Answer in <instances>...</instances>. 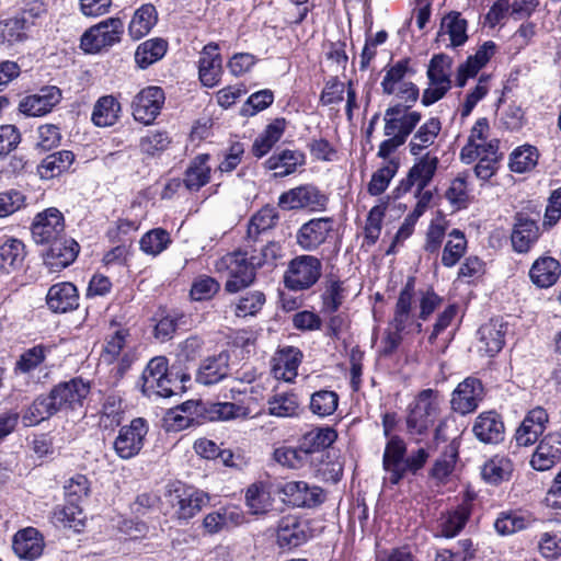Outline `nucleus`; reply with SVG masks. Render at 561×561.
<instances>
[{
	"mask_svg": "<svg viewBox=\"0 0 561 561\" xmlns=\"http://www.w3.org/2000/svg\"><path fill=\"white\" fill-rule=\"evenodd\" d=\"M442 302L443 298L433 289L416 294L414 278L410 277L399 294L389 322V331L383 340L385 354H392L399 347L403 334L422 332V321H426Z\"/></svg>",
	"mask_w": 561,
	"mask_h": 561,
	"instance_id": "f257e3e1",
	"label": "nucleus"
},
{
	"mask_svg": "<svg viewBox=\"0 0 561 561\" xmlns=\"http://www.w3.org/2000/svg\"><path fill=\"white\" fill-rule=\"evenodd\" d=\"M428 453L424 448L407 456L404 440L394 435L391 436L385 447L382 456V468L385 470L383 483L397 485L409 473L415 474L421 470L428 459Z\"/></svg>",
	"mask_w": 561,
	"mask_h": 561,
	"instance_id": "f03ea898",
	"label": "nucleus"
},
{
	"mask_svg": "<svg viewBox=\"0 0 561 561\" xmlns=\"http://www.w3.org/2000/svg\"><path fill=\"white\" fill-rule=\"evenodd\" d=\"M215 270L227 276L225 290L236 294L253 284L257 267L247 252L234 251L218 259Z\"/></svg>",
	"mask_w": 561,
	"mask_h": 561,
	"instance_id": "7ed1b4c3",
	"label": "nucleus"
},
{
	"mask_svg": "<svg viewBox=\"0 0 561 561\" xmlns=\"http://www.w3.org/2000/svg\"><path fill=\"white\" fill-rule=\"evenodd\" d=\"M322 275V262L314 255H297L288 262L284 273L285 287L301 291L310 289Z\"/></svg>",
	"mask_w": 561,
	"mask_h": 561,
	"instance_id": "20e7f679",
	"label": "nucleus"
},
{
	"mask_svg": "<svg viewBox=\"0 0 561 561\" xmlns=\"http://www.w3.org/2000/svg\"><path fill=\"white\" fill-rule=\"evenodd\" d=\"M141 391L144 394H152L169 398L175 393L176 380L169 374L168 358L157 356L149 360L141 375Z\"/></svg>",
	"mask_w": 561,
	"mask_h": 561,
	"instance_id": "39448f33",
	"label": "nucleus"
},
{
	"mask_svg": "<svg viewBox=\"0 0 561 561\" xmlns=\"http://www.w3.org/2000/svg\"><path fill=\"white\" fill-rule=\"evenodd\" d=\"M42 13H45V9L37 4L13 18L0 21V46H12L26 41L28 34L37 26Z\"/></svg>",
	"mask_w": 561,
	"mask_h": 561,
	"instance_id": "423d86ee",
	"label": "nucleus"
},
{
	"mask_svg": "<svg viewBox=\"0 0 561 561\" xmlns=\"http://www.w3.org/2000/svg\"><path fill=\"white\" fill-rule=\"evenodd\" d=\"M123 33V21L119 18H108L84 32L81 47L87 53H98L118 43Z\"/></svg>",
	"mask_w": 561,
	"mask_h": 561,
	"instance_id": "0eeeda50",
	"label": "nucleus"
},
{
	"mask_svg": "<svg viewBox=\"0 0 561 561\" xmlns=\"http://www.w3.org/2000/svg\"><path fill=\"white\" fill-rule=\"evenodd\" d=\"M422 114L417 111H411V104H396L389 106L383 115L385 136H396L407 141L415 127L421 122Z\"/></svg>",
	"mask_w": 561,
	"mask_h": 561,
	"instance_id": "6e6552de",
	"label": "nucleus"
},
{
	"mask_svg": "<svg viewBox=\"0 0 561 561\" xmlns=\"http://www.w3.org/2000/svg\"><path fill=\"white\" fill-rule=\"evenodd\" d=\"M167 496L174 510V517L180 522H187L209 503V495L194 488H176L169 490Z\"/></svg>",
	"mask_w": 561,
	"mask_h": 561,
	"instance_id": "1a4fd4ad",
	"label": "nucleus"
},
{
	"mask_svg": "<svg viewBox=\"0 0 561 561\" xmlns=\"http://www.w3.org/2000/svg\"><path fill=\"white\" fill-rule=\"evenodd\" d=\"M329 198L317 186L311 184L300 185L283 193L278 198V205L283 209H309L321 211L327 207Z\"/></svg>",
	"mask_w": 561,
	"mask_h": 561,
	"instance_id": "9d476101",
	"label": "nucleus"
},
{
	"mask_svg": "<svg viewBox=\"0 0 561 561\" xmlns=\"http://www.w3.org/2000/svg\"><path fill=\"white\" fill-rule=\"evenodd\" d=\"M147 433L148 423L142 417H136L128 425L122 426L113 445L116 455L121 459L137 456L145 445Z\"/></svg>",
	"mask_w": 561,
	"mask_h": 561,
	"instance_id": "9b49d317",
	"label": "nucleus"
},
{
	"mask_svg": "<svg viewBox=\"0 0 561 561\" xmlns=\"http://www.w3.org/2000/svg\"><path fill=\"white\" fill-rule=\"evenodd\" d=\"M89 393V382L82 378H72L54 386L48 396L55 403L57 411L60 412L81 408Z\"/></svg>",
	"mask_w": 561,
	"mask_h": 561,
	"instance_id": "f8f14e48",
	"label": "nucleus"
},
{
	"mask_svg": "<svg viewBox=\"0 0 561 561\" xmlns=\"http://www.w3.org/2000/svg\"><path fill=\"white\" fill-rule=\"evenodd\" d=\"M331 217L312 218L302 224L296 232V243L306 252H313L323 245L333 231Z\"/></svg>",
	"mask_w": 561,
	"mask_h": 561,
	"instance_id": "ddd939ff",
	"label": "nucleus"
},
{
	"mask_svg": "<svg viewBox=\"0 0 561 561\" xmlns=\"http://www.w3.org/2000/svg\"><path fill=\"white\" fill-rule=\"evenodd\" d=\"M164 92L160 87H147L134 98L131 103L134 118L145 125H150L164 104Z\"/></svg>",
	"mask_w": 561,
	"mask_h": 561,
	"instance_id": "4468645a",
	"label": "nucleus"
},
{
	"mask_svg": "<svg viewBox=\"0 0 561 561\" xmlns=\"http://www.w3.org/2000/svg\"><path fill=\"white\" fill-rule=\"evenodd\" d=\"M61 98L59 88L46 85L36 93L24 96L19 103V111L28 117L44 116L60 103Z\"/></svg>",
	"mask_w": 561,
	"mask_h": 561,
	"instance_id": "2eb2a0df",
	"label": "nucleus"
},
{
	"mask_svg": "<svg viewBox=\"0 0 561 561\" xmlns=\"http://www.w3.org/2000/svg\"><path fill=\"white\" fill-rule=\"evenodd\" d=\"M64 230L62 214L57 208H48L35 217L32 237L37 244H51L60 239Z\"/></svg>",
	"mask_w": 561,
	"mask_h": 561,
	"instance_id": "dca6fc26",
	"label": "nucleus"
},
{
	"mask_svg": "<svg viewBox=\"0 0 561 561\" xmlns=\"http://www.w3.org/2000/svg\"><path fill=\"white\" fill-rule=\"evenodd\" d=\"M309 536L307 523L295 515L283 516L277 523V543L283 549L296 548L305 543Z\"/></svg>",
	"mask_w": 561,
	"mask_h": 561,
	"instance_id": "f3484780",
	"label": "nucleus"
},
{
	"mask_svg": "<svg viewBox=\"0 0 561 561\" xmlns=\"http://www.w3.org/2000/svg\"><path fill=\"white\" fill-rule=\"evenodd\" d=\"M285 501L295 507H314L324 500L323 491L317 485L305 481H289L282 488Z\"/></svg>",
	"mask_w": 561,
	"mask_h": 561,
	"instance_id": "a211bd4d",
	"label": "nucleus"
},
{
	"mask_svg": "<svg viewBox=\"0 0 561 561\" xmlns=\"http://www.w3.org/2000/svg\"><path fill=\"white\" fill-rule=\"evenodd\" d=\"M483 397L481 381L473 377L466 378L453 392L451 409L460 414L473 412Z\"/></svg>",
	"mask_w": 561,
	"mask_h": 561,
	"instance_id": "6ab92c4d",
	"label": "nucleus"
},
{
	"mask_svg": "<svg viewBox=\"0 0 561 561\" xmlns=\"http://www.w3.org/2000/svg\"><path fill=\"white\" fill-rule=\"evenodd\" d=\"M540 229L535 219L525 214H516L513 226L511 241L512 247L517 253H527L538 241Z\"/></svg>",
	"mask_w": 561,
	"mask_h": 561,
	"instance_id": "aec40b11",
	"label": "nucleus"
},
{
	"mask_svg": "<svg viewBox=\"0 0 561 561\" xmlns=\"http://www.w3.org/2000/svg\"><path fill=\"white\" fill-rule=\"evenodd\" d=\"M561 461V433H550L538 444L530 463L535 470L546 471Z\"/></svg>",
	"mask_w": 561,
	"mask_h": 561,
	"instance_id": "412c9836",
	"label": "nucleus"
},
{
	"mask_svg": "<svg viewBox=\"0 0 561 561\" xmlns=\"http://www.w3.org/2000/svg\"><path fill=\"white\" fill-rule=\"evenodd\" d=\"M245 520L243 511L234 505L224 506L207 514L203 527L207 534L214 535L242 525Z\"/></svg>",
	"mask_w": 561,
	"mask_h": 561,
	"instance_id": "4be33fe9",
	"label": "nucleus"
},
{
	"mask_svg": "<svg viewBox=\"0 0 561 561\" xmlns=\"http://www.w3.org/2000/svg\"><path fill=\"white\" fill-rule=\"evenodd\" d=\"M46 304L55 313H66L79 307V293L70 282L54 284L46 295Z\"/></svg>",
	"mask_w": 561,
	"mask_h": 561,
	"instance_id": "5701e85b",
	"label": "nucleus"
},
{
	"mask_svg": "<svg viewBox=\"0 0 561 561\" xmlns=\"http://www.w3.org/2000/svg\"><path fill=\"white\" fill-rule=\"evenodd\" d=\"M337 437L332 427H317L307 432L300 439L299 446L312 463L323 455V450L331 446Z\"/></svg>",
	"mask_w": 561,
	"mask_h": 561,
	"instance_id": "b1692460",
	"label": "nucleus"
},
{
	"mask_svg": "<svg viewBox=\"0 0 561 561\" xmlns=\"http://www.w3.org/2000/svg\"><path fill=\"white\" fill-rule=\"evenodd\" d=\"M301 358L302 353L297 347L287 346L276 352L272 358V373L274 377L287 382L294 381L298 375Z\"/></svg>",
	"mask_w": 561,
	"mask_h": 561,
	"instance_id": "393cba45",
	"label": "nucleus"
},
{
	"mask_svg": "<svg viewBox=\"0 0 561 561\" xmlns=\"http://www.w3.org/2000/svg\"><path fill=\"white\" fill-rule=\"evenodd\" d=\"M222 72V58L218 53V45L210 43L207 44L198 60V75L201 82L208 88L215 87Z\"/></svg>",
	"mask_w": 561,
	"mask_h": 561,
	"instance_id": "a878e982",
	"label": "nucleus"
},
{
	"mask_svg": "<svg viewBox=\"0 0 561 561\" xmlns=\"http://www.w3.org/2000/svg\"><path fill=\"white\" fill-rule=\"evenodd\" d=\"M496 44L493 41L484 42L467 60L457 69V85L463 87L469 78L474 77L496 53Z\"/></svg>",
	"mask_w": 561,
	"mask_h": 561,
	"instance_id": "bb28decb",
	"label": "nucleus"
},
{
	"mask_svg": "<svg viewBox=\"0 0 561 561\" xmlns=\"http://www.w3.org/2000/svg\"><path fill=\"white\" fill-rule=\"evenodd\" d=\"M472 431L480 442L497 444L504 438L505 427L501 416L490 411L481 413L476 419Z\"/></svg>",
	"mask_w": 561,
	"mask_h": 561,
	"instance_id": "cd10ccee",
	"label": "nucleus"
},
{
	"mask_svg": "<svg viewBox=\"0 0 561 561\" xmlns=\"http://www.w3.org/2000/svg\"><path fill=\"white\" fill-rule=\"evenodd\" d=\"M561 276V264L549 255L539 256L529 270V278L538 288L553 286Z\"/></svg>",
	"mask_w": 561,
	"mask_h": 561,
	"instance_id": "c85d7f7f",
	"label": "nucleus"
},
{
	"mask_svg": "<svg viewBox=\"0 0 561 561\" xmlns=\"http://www.w3.org/2000/svg\"><path fill=\"white\" fill-rule=\"evenodd\" d=\"M12 548L20 559L33 561L42 554L44 540L37 529L27 527L14 535Z\"/></svg>",
	"mask_w": 561,
	"mask_h": 561,
	"instance_id": "c756f323",
	"label": "nucleus"
},
{
	"mask_svg": "<svg viewBox=\"0 0 561 561\" xmlns=\"http://www.w3.org/2000/svg\"><path fill=\"white\" fill-rule=\"evenodd\" d=\"M229 360L230 356L227 352L207 357L197 370L196 381L205 386L219 382L228 376Z\"/></svg>",
	"mask_w": 561,
	"mask_h": 561,
	"instance_id": "7c9ffc66",
	"label": "nucleus"
},
{
	"mask_svg": "<svg viewBox=\"0 0 561 561\" xmlns=\"http://www.w3.org/2000/svg\"><path fill=\"white\" fill-rule=\"evenodd\" d=\"M506 325L497 319H492L478 330L479 350L488 356H494L504 346Z\"/></svg>",
	"mask_w": 561,
	"mask_h": 561,
	"instance_id": "2f4dec72",
	"label": "nucleus"
},
{
	"mask_svg": "<svg viewBox=\"0 0 561 561\" xmlns=\"http://www.w3.org/2000/svg\"><path fill=\"white\" fill-rule=\"evenodd\" d=\"M306 156L299 150L284 149L271 156L265 162L264 167L267 170H274L275 178H284L293 174L298 167L304 165Z\"/></svg>",
	"mask_w": 561,
	"mask_h": 561,
	"instance_id": "473e14b6",
	"label": "nucleus"
},
{
	"mask_svg": "<svg viewBox=\"0 0 561 561\" xmlns=\"http://www.w3.org/2000/svg\"><path fill=\"white\" fill-rule=\"evenodd\" d=\"M468 22L461 16L460 12L450 11L445 14L440 22L438 38L448 35L450 43L448 47L456 48L463 46L468 41Z\"/></svg>",
	"mask_w": 561,
	"mask_h": 561,
	"instance_id": "72a5a7b5",
	"label": "nucleus"
},
{
	"mask_svg": "<svg viewBox=\"0 0 561 561\" xmlns=\"http://www.w3.org/2000/svg\"><path fill=\"white\" fill-rule=\"evenodd\" d=\"M440 130V119L438 117L428 118L413 134L409 142L410 153L412 156H420L424 150L435 144Z\"/></svg>",
	"mask_w": 561,
	"mask_h": 561,
	"instance_id": "f704fd0d",
	"label": "nucleus"
},
{
	"mask_svg": "<svg viewBox=\"0 0 561 561\" xmlns=\"http://www.w3.org/2000/svg\"><path fill=\"white\" fill-rule=\"evenodd\" d=\"M438 165V158L431 152L425 153L409 171L405 190L416 185L421 193L432 181Z\"/></svg>",
	"mask_w": 561,
	"mask_h": 561,
	"instance_id": "c9c22d12",
	"label": "nucleus"
},
{
	"mask_svg": "<svg viewBox=\"0 0 561 561\" xmlns=\"http://www.w3.org/2000/svg\"><path fill=\"white\" fill-rule=\"evenodd\" d=\"M458 456L459 442L457 438H453L433 463L430 471L431 478L435 479L438 483H446L455 469Z\"/></svg>",
	"mask_w": 561,
	"mask_h": 561,
	"instance_id": "e433bc0d",
	"label": "nucleus"
},
{
	"mask_svg": "<svg viewBox=\"0 0 561 561\" xmlns=\"http://www.w3.org/2000/svg\"><path fill=\"white\" fill-rule=\"evenodd\" d=\"M208 160V154H198L190 162L183 179L188 191L197 192L209 182L211 168Z\"/></svg>",
	"mask_w": 561,
	"mask_h": 561,
	"instance_id": "4c0bfd02",
	"label": "nucleus"
},
{
	"mask_svg": "<svg viewBox=\"0 0 561 561\" xmlns=\"http://www.w3.org/2000/svg\"><path fill=\"white\" fill-rule=\"evenodd\" d=\"M26 252L24 243L15 238H8L0 245V272L11 273L22 267Z\"/></svg>",
	"mask_w": 561,
	"mask_h": 561,
	"instance_id": "58836bf2",
	"label": "nucleus"
},
{
	"mask_svg": "<svg viewBox=\"0 0 561 561\" xmlns=\"http://www.w3.org/2000/svg\"><path fill=\"white\" fill-rule=\"evenodd\" d=\"M286 127L285 118H276L253 141L252 153L257 159L267 154L282 138Z\"/></svg>",
	"mask_w": 561,
	"mask_h": 561,
	"instance_id": "ea45409f",
	"label": "nucleus"
},
{
	"mask_svg": "<svg viewBox=\"0 0 561 561\" xmlns=\"http://www.w3.org/2000/svg\"><path fill=\"white\" fill-rule=\"evenodd\" d=\"M346 298V288L344 283L336 276L330 275L323 283V289L321 293L323 313H335L343 305Z\"/></svg>",
	"mask_w": 561,
	"mask_h": 561,
	"instance_id": "a19ab883",
	"label": "nucleus"
},
{
	"mask_svg": "<svg viewBox=\"0 0 561 561\" xmlns=\"http://www.w3.org/2000/svg\"><path fill=\"white\" fill-rule=\"evenodd\" d=\"M489 131V122L485 117L479 118L472 126L468 142L460 151V159L463 163L473 162L486 144L484 142Z\"/></svg>",
	"mask_w": 561,
	"mask_h": 561,
	"instance_id": "79ce46f5",
	"label": "nucleus"
},
{
	"mask_svg": "<svg viewBox=\"0 0 561 561\" xmlns=\"http://www.w3.org/2000/svg\"><path fill=\"white\" fill-rule=\"evenodd\" d=\"M479 152L480 154L477 158L479 161L474 167V173L478 179L488 181L495 174L502 159V153L499 152V141L493 139L486 142V146Z\"/></svg>",
	"mask_w": 561,
	"mask_h": 561,
	"instance_id": "37998d69",
	"label": "nucleus"
},
{
	"mask_svg": "<svg viewBox=\"0 0 561 561\" xmlns=\"http://www.w3.org/2000/svg\"><path fill=\"white\" fill-rule=\"evenodd\" d=\"M471 515V504L462 502L455 510L447 512L440 518L439 529L442 536L453 538L457 536L466 526Z\"/></svg>",
	"mask_w": 561,
	"mask_h": 561,
	"instance_id": "c03bdc74",
	"label": "nucleus"
},
{
	"mask_svg": "<svg viewBox=\"0 0 561 561\" xmlns=\"http://www.w3.org/2000/svg\"><path fill=\"white\" fill-rule=\"evenodd\" d=\"M75 154L70 150H61L48 154L37 167L42 179L49 180L67 171L73 163Z\"/></svg>",
	"mask_w": 561,
	"mask_h": 561,
	"instance_id": "a18cd8bd",
	"label": "nucleus"
},
{
	"mask_svg": "<svg viewBox=\"0 0 561 561\" xmlns=\"http://www.w3.org/2000/svg\"><path fill=\"white\" fill-rule=\"evenodd\" d=\"M58 411L48 394L38 396L23 412L22 422L25 426H35L57 414Z\"/></svg>",
	"mask_w": 561,
	"mask_h": 561,
	"instance_id": "49530a36",
	"label": "nucleus"
},
{
	"mask_svg": "<svg viewBox=\"0 0 561 561\" xmlns=\"http://www.w3.org/2000/svg\"><path fill=\"white\" fill-rule=\"evenodd\" d=\"M85 515L79 504L67 503L57 506L53 512V522L56 526L81 531L84 526Z\"/></svg>",
	"mask_w": 561,
	"mask_h": 561,
	"instance_id": "de8ad7c7",
	"label": "nucleus"
},
{
	"mask_svg": "<svg viewBox=\"0 0 561 561\" xmlns=\"http://www.w3.org/2000/svg\"><path fill=\"white\" fill-rule=\"evenodd\" d=\"M119 112V102L112 95H105L96 101L91 119L99 127H108L117 122Z\"/></svg>",
	"mask_w": 561,
	"mask_h": 561,
	"instance_id": "09e8293b",
	"label": "nucleus"
},
{
	"mask_svg": "<svg viewBox=\"0 0 561 561\" xmlns=\"http://www.w3.org/2000/svg\"><path fill=\"white\" fill-rule=\"evenodd\" d=\"M158 21L156 8L150 4H142L136 10L129 23L128 31L133 38L139 39L147 35Z\"/></svg>",
	"mask_w": 561,
	"mask_h": 561,
	"instance_id": "8fccbe9b",
	"label": "nucleus"
},
{
	"mask_svg": "<svg viewBox=\"0 0 561 561\" xmlns=\"http://www.w3.org/2000/svg\"><path fill=\"white\" fill-rule=\"evenodd\" d=\"M451 57L445 54L434 55L427 67L428 82L434 85L451 87Z\"/></svg>",
	"mask_w": 561,
	"mask_h": 561,
	"instance_id": "3c124183",
	"label": "nucleus"
},
{
	"mask_svg": "<svg viewBox=\"0 0 561 561\" xmlns=\"http://www.w3.org/2000/svg\"><path fill=\"white\" fill-rule=\"evenodd\" d=\"M168 43L162 38H152L140 44L135 53V60L140 68L160 60L167 53Z\"/></svg>",
	"mask_w": 561,
	"mask_h": 561,
	"instance_id": "603ef678",
	"label": "nucleus"
},
{
	"mask_svg": "<svg viewBox=\"0 0 561 561\" xmlns=\"http://www.w3.org/2000/svg\"><path fill=\"white\" fill-rule=\"evenodd\" d=\"M79 253V244L73 239L57 240L50 244L48 257L54 260L50 265L57 267L69 266Z\"/></svg>",
	"mask_w": 561,
	"mask_h": 561,
	"instance_id": "864d4df0",
	"label": "nucleus"
},
{
	"mask_svg": "<svg viewBox=\"0 0 561 561\" xmlns=\"http://www.w3.org/2000/svg\"><path fill=\"white\" fill-rule=\"evenodd\" d=\"M210 421H231L247 419L250 414L249 408L233 402H214L205 408Z\"/></svg>",
	"mask_w": 561,
	"mask_h": 561,
	"instance_id": "5fc2aeb1",
	"label": "nucleus"
},
{
	"mask_svg": "<svg viewBox=\"0 0 561 561\" xmlns=\"http://www.w3.org/2000/svg\"><path fill=\"white\" fill-rule=\"evenodd\" d=\"M513 472V462L506 456L496 455L482 467L481 474L485 481L497 484L508 480Z\"/></svg>",
	"mask_w": 561,
	"mask_h": 561,
	"instance_id": "6e6d98bb",
	"label": "nucleus"
},
{
	"mask_svg": "<svg viewBox=\"0 0 561 561\" xmlns=\"http://www.w3.org/2000/svg\"><path fill=\"white\" fill-rule=\"evenodd\" d=\"M467 249V239L459 229H453L448 233V240L442 254V264L446 267L455 266L463 256Z\"/></svg>",
	"mask_w": 561,
	"mask_h": 561,
	"instance_id": "4d7b16f0",
	"label": "nucleus"
},
{
	"mask_svg": "<svg viewBox=\"0 0 561 561\" xmlns=\"http://www.w3.org/2000/svg\"><path fill=\"white\" fill-rule=\"evenodd\" d=\"M339 407V394L333 390L321 389L310 397L309 409L319 417L332 415Z\"/></svg>",
	"mask_w": 561,
	"mask_h": 561,
	"instance_id": "13d9d810",
	"label": "nucleus"
},
{
	"mask_svg": "<svg viewBox=\"0 0 561 561\" xmlns=\"http://www.w3.org/2000/svg\"><path fill=\"white\" fill-rule=\"evenodd\" d=\"M172 139L165 130H148L139 140V149L147 157H157L165 151Z\"/></svg>",
	"mask_w": 561,
	"mask_h": 561,
	"instance_id": "bf43d9fd",
	"label": "nucleus"
},
{
	"mask_svg": "<svg viewBox=\"0 0 561 561\" xmlns=\"http://www.w3.org/2000/svg\"><path fill=\"white\" fill-rule=\"evenodd\" d=\"M268 413L277 417H293L298 415L299 401L294 393H278L267 401Z\"/></svg>",
	"mask_w": 561,
	"mask_h": 561,
	"instance_id": "052dcab7",
	"label": "nucleus"
},
{
	"mask_svg": "<svg viewBox=\"0 0 561 561\" xmlns=\"http://www.w3.org/2000/svg\"><path fill=\"white\" fill-rule=\"evenodd\" d=\"M278 220L277 211L274 207H263L254 214L248 226V237L256 239L262 232L272 229Z\"/></svg>",
	"mask_w": 561,
	"mask_h": 561,
	"instance_id": "680f3d73",
	"label": "nucleus"
},
{
	"mask_svg": "<svg viewBox=\"0 0 561 561\" xmlns=\"http://www.w3.org/2000/svg\"><path fill=\"white\" fill-rule=\"evenodd\" d=\"M538 151L536 147L525 145L516 148L510 157V168L513 172L524 173L537 164Z\"/></svg>",
	"mask_w": 561,
	"mask_h": 561,
	"instance_id": "e2e57ef3",
	"label": "nucleus"
},
{
	"mask_svg": "<svg viewBox=\"0 0 561 561\" xmlns=\"http://www.w3.org/2000/svg\"><path fill=\"white\" fill-rule=\"evenodd\" d=\"M273 456L276 462L289 469H300L307 465H311L299 445L297 447H278L274 450Z\"/></svg>",
	"mask_w": 561,
	"mask_h": 561,
	"instance_id": "0e129e2a",
	"label": "nucleus"
},
{
	"mask_svg": "<svg viewBox=\"0 0 561 561\" xmlns=\"http://www.w3.org/2000/svg\"><path fill=\"white\" fill-rule=\"evenodd\" d=\"M399 169V162L394 159L388 161L386 165L378 169L371 176L368 184V193L373 196L382 194L389 186L390 181Z\"/></svg>",
	"mask_w": 561,
	"mask_h": 561,
	"instance_id": "69168bd1",
	"label": "nucleus"
},
{
	"mask_svg": "<svg viewBox=\"0 0 561 561\" xmlns=\"http://www.w3.org/2000/svg\"><path fill=\"white\" fill-rule=\"evenodd\" d=\"M171 239L168 231L158 228L145 233L140 239V249L150 255H158L170 244Z\"/></svg>",
	"mask_w": 561,
	"mask_h": 561,
	"instance_id": "338daca9",
	"label": "nucleus"
},
{
	"mask_svg": "<svg viewBox=\"0 0 561 561\" xmlns=\"http://www.w3.org/2000/svg\"><path fill=\"white\" fill-rule=\"evenodd\" d=\"M265 300L266 298L263 291H249L238 300L234 313L237 317L241 318L255 316L264 306Z\"/></svg>",
	"mask_w": 561,
	"mask_h": 561,
	"instance_id": "774afa93",
	"label": "nucleus"
}]
</instances>
